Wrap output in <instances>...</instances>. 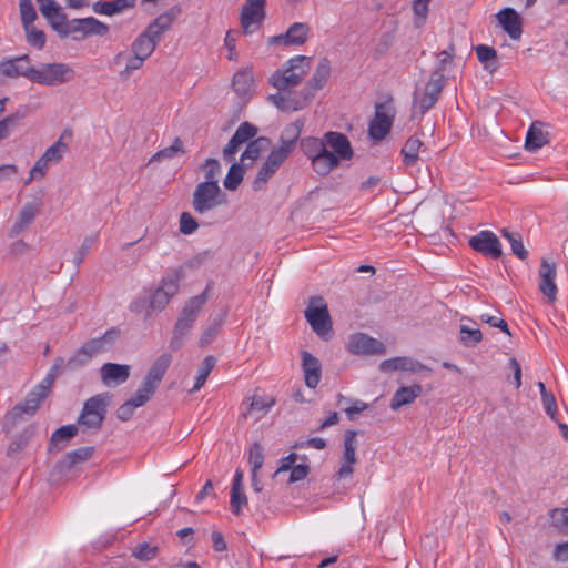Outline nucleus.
Masks as SVG:
<instances>
[{
	"label": "nucleus",
	"instance_id": "nucleus-1",
	"mask_svg": "<svg viewBox=\"0 0 568 568\" xmlns=\"http://www.w3.org/2000/svg\"><path fill=\"white\" fill-rule=\"evenodd\" d=\"M312 59L296 55L287 60L270 78V83L278 91H288L302 83L311 70Z\"/></svg>",
	"mask_w": 568,
	"mask_h": 568
},
{
	"label": "nucleus",
	"instance_id": "nucleus-2",
	"mask_svg": "<svg viewBox=\"0 0 568 568\" xmlns=\"http://www.w3.org/2000/svg\"><path fill=\"white\" fill-rule=\"evenodd\" d=\"M54 382V375L49 373L38 385L27 395L23 403L16 405L4 416V427H11L18 423L22 415H33L40 404L47 398Z\"/></svg>",
	"mask_w": 568,
	"mask_h": 568
},
{
	"label": "nucleus",
	"instance_id": "nucleus-3",
	"mask_svg": "<svg viewBox=\"0 0 568 568\" xmlns=\"http://www.w3.org/2000/svg\"><path fill=\"white\" fill-rule=\"evenodd\" d=\"M207 291L209 288H206L201 294L189 298L184 304L175 323L173 336L170 342V345L173 349H178L182 345L183 338L192 329L199 313L207 301Z\"/></svg>",
	"mask_w": 568,
	"mask_h": 568
},
{
	"label": "nucleus",
	"instance_id": "nucleus-4",
	"mask_svg": "<svg viewBox=\"0 0 568 568\" xmlns=\"http://www.w3.org/2000/svg\"><path fill=\"white\" fill-rule=\"evenodd\" d=\"M446 78L442 71H433L422 90H415L413 94L412 118L424 115L438 101L445 87Z\"/></svg>",
	"mask_w": 568,
	"mask_h": 568
},
{
	"label": "nucleus",
	"instance_id": "nucleus-5",
	"mask_svg": "<svg viewBox=\"0 0 568 568\" xmlns=\"http://www.w3.org/2000/svg\"><path fill=\"white\" fill-rule=\"evenodd\" d=\"M119 336L120 331L112 327L102 336L87 341L70 358L69 364L72 366H82L87 364L91 358L112 349Z\"/></svg>",
	"mask_w": 568,
	"mask_h": 568
},
{
	"label": "nucleus",
	"instance_id": "nucleus-6",
	"mask_svg": "<svg viewBox=\"0 0 568 568\" xmlns=\"http://www.w3.org/2000/svg\"><path fill=\"white\" fill-rule=\"evenodd\" d=\"M226 203V195L219 184L199 183L192 194V207L197 214H204Z\"/></svg>",
	"mask_w": 568,
	"mask_h": 568
},
{
	"label": "nucleus",
	"instance_id": "nucleus-7",
	"mask_svg": "<svg viewBox=\"0 0 568 568\" xmlns=\"http://www.w3.org/2000/svg\"><path fill=\"white\" fill-rule=\"evenodd\" d=\"M305 317L312 329L322 338L327 339L332 333V322L325 301L321 296L311 297L305 310Z\"/></svg>",
	"mask_w": 568,
	"mask_h": 568
},
{
	"label": "nucleus",
	"instance_id": "nucleus-8",
	"mask_svg": "<svg viewBox=\"0 0 568 568\" xmlns=\"http://www.w3.org/2000/svg\"><path fill=\"white\" fill-rule=\"evenodd\" d=\"M110 396L106 393L90 397L83 405L78 423L89 429H100L106 415Z\"/></svg>",
	"mask_w": 568,
	"mask_h": 568
},
{
	"label": "nucleus",
	"instance_id": "nucleus-9",
	"mask_svg": "<svg viewBox=\"0 0 568 568\" xmlns=\"http://www.w3.org/2000/svg\"><path fill=\"white\" fill-rule=\"evenodd\" d=\"M396 109L393 105V98L388 97L383 102L375 104V114L368 125V133L373 140H383L390 131Z\"/></svg>",
	"mask_w": 568,
	"mask_h": 568
},
{
	"label": "nucleus",
	"instance_id": "nucleus-10",
	"mask_svg": "<svg viewBox=\"0 0 568 568\" xmlns=\"http://www.w3.org/2000/svg\"><path fill=\"white\" fill-rule=\"evenodd\" d=\"M31 81L38 84L57 87L70 82L74 70L65 63H47L34 68Z\"/></svg>",
	"mask_w": 568,
	"mask_h": 568
},
{
	"label": "nucleus",
	"instance_id": "nucleus-11",
	"mask_svg": "<svg viewBox=\"0 0 568 568\" xmlns=\"http://www.w3.org/2000/svg\"><path fill=\"white\" fill-rule=\"evenodd\" d=\"M72 135L73 133L71 129H64L59 139L36 161L33 171L47 174L51 163H59L69 151L68 143L71 141Z\"/></svg>",
	"mask_w": 568,
	"mask_h": 568
},
{
	"label": "nucleus",
	"instance_id": "nucleus-12",
	"mask_svg": "<svg viewBox=\"0 0 568 568\" xmlns=\"http://www.w3.org/2000/svg\"><path fill=\"white\" fill-rule=\"evenodd\" d=\"M179 281L180 274L178 272L163 277L160 286L151 295L150 307L154 311H162L178 293Z\"/></svg>",
	"mask_w": 568,
	"mask_h": 568
},
{
	"label": "nucleus",
	"instance_id": "nucleus-13",
	"mask_svg": "<svg viewBox=\"0 0 568 568\" xmlns=\"http://www.w3.org/2000/svg\"><path fill=\"white\" fill-rule=\"evenodd\" d=\"M266 0H246L241 10V27L245 34L260 28L265 18Z\"/></svg>",
	"mask_w": 568,
	"mask_h": 568
},
{
	"label": "nucleus",
	"instance_id": "nucleus-14",
	"mask_svg": "<svg viewBox=\"0 0 568 568\" xmlns=\"http://www.w3.org/2000/svg\"><path fill=\"white\" fill-rule=\"evenodd\" d=\"M306 91L302 89L298 93L280 91L270 95V101L281 111H300L306 108L313 98L306 97Z\"/></svg>",
	"mask_w": 568,
	"mask_h": 568
},
{
	"label": "nucleus",
	"instance_id": "nucleus-15",
	"mask_svg": "<svg viewBox=\"0 0 568 568\" xmlns=\"http://www.w3.org/2000/svg\"><path fill=\"white\" fill-rule=\"evenodd\" d=\"M257 128L250 123L243 122L239 125L235 133L229 141V143L223 149V158L227 162H232L234 160V155L240 150V148L252 140L257 134Z\"/></svg>",
	"mask_w": 568,
	"mask_h": 568
},
{
	"label": "nucleus",
	"instance_id": "nucleus-16",
	"mask_svg": "<svg viewBox=\"0 0 568 568\" xmlns=\"http://www.w3.org/2000/svg\"><path fill=\"white\" fill-rule=\"evenodd\" d=\"M348 349L356 355H382L385 353L384 344L364 333H355L349 336Z\"/></svg>",
	"mask_w": 568,
	"mask_h": 568
},
{
	"label": "nucleus",
	"instance_id": "nucleus-17",
	"mask_svg": "<svg viewBox=\"0 0 568 568\" xmlns=\"http://www.w3.org/2000/svg\"><path fill=\"white\" fill-rule=\"evenodd\" d=\"M557 274V265L556 262L544 257L541 260L540 268H539V290L540 292L548 298L549 302H555L557 298V285L555 283Z\"/></svg>",
	"mask_w": 568,
	"mask_h": 568
},
{
	"label": "nucleus",
	"instance_id": "nucleus-18",
	"mask_svg": "<svg viewBox=\"0 0 568 568\" xmlns=\"http://www.w3.org/2000/svg\"><path fill=\"white\" fill-rule=\"evenodd\" d=\"M33 70L34 67L30 64L28 54L4 59L0 62V73L8 78L23 77L31 81Z\"/></svg>",
	"mask_w": 568,
	"mask_h": 568
},
{
	"label": "nucleus",
	"instance_id": "nucleus-19",
	"mask_svg": "<svg viewBox=\"0 0 568 568\" xmlns=\"http://www.w3.org/2000/svg\"><path fill=\"white\" fill-rule=\"evenodd\" d=\"M102 383L113 387L125 383L130 376V366L125 364L105 363L100 369Z\"/></svg>",
	"mask_w": 568,
	"mask_h": 568
},
{
	"label": "nucleus",
	"instance_id": "nucleus-20",
	"mask_svg": "<svg viewBox=\"0 0 568 568\" xmlns=\"http://www.w3.org/2000/svg\"><path fill=\"white\" fill-rule=\"evenodd\" d=\"M331 75V62L327 58L321 59L312 78L303 88L306 91L307 98H314L315 93L323 89L327 83Z\"/></svg>",
	"mask_w": 568,
	"mask_h": 568
},
{
	"label": "nucleus",
	"instance_id": "nucleus-21",
	"mask_svg": "<svg viewBox=\"0 0 568 568\" xmlns=\"http://www.w3.org/2000/svg\"><path fill=\"white\" fill-rule=\"evenodd\" d=\"M325 145H329L338 160H351L354 155L348 138L341 132L329 131L324 134Z\"/></svg>",
	"mask_w": 568,
	"mask_h": 568
},
{
	"label": "nucleus",
	"instance_id": "nucleus-22",
	"mask_svg": "<svg viewBox=\"0 0 568 568\" xmlns=\"http://www.w3.org/2000/svg\"><path fill=\"white\" fill-rule=\"evenodd\" d=\"M310 27L306 23L295 22L285 33L271 39V43H284L288 45H302L308 39Z\"/></svg>",
	"mask_w": 568,
	"mask_h": 568
},
{
	"label": "nucleus",
	"instance_id": "nucleus-23",
	"mask_svg": "<svg viewBox=\"0 0 568 568\" xmlns=\"http://www.w3.org/2000/svg\"><path fill=\"white\" fill-rule=\"evenodd\" d=\"M497 19L503 27L504 31L513 40H518L521 37V19L513 8H504L497 13Z\"/></svg>",
	"mask_w": 568,
	"mask_h": 568
},
{
	"label": "nucleus",
	"instance_id": "nucleus-24",
	"mask_svg": "<svg viewBox=\"0 0 568 568\" xmlns=\"http://www.w3.org/2000/svg\"><path fill=\"white\" fill-rule=\"evenodd\" d=\"M171 359L172 357L169 354L161 355L150 367L142 384L152 389L153 392H155L166 369L171 364Z\"/></svg>",
	"mask_w": 568,
	"mask_h": 568
},
{
	"label": "nucleus",
	"instance_id": "nucleus-25",
	"mask_svg": "<svg viewBox=\"0 0 568 568\" xmlns=\"http://www.w3.org/2000/svg\"><path fill=\"white\" fill-rule=\"evenodd\" d=\"M302 358L305 385L308 388H315L321 381L322 365L315 356L306 351L302 353Z\"/></svg>",
	"mask_w": 568,
	"mask_h": 568
},
{
	"label": "nucleus",
	"instance_id": "nucleus-26",
	"mask_svg": "<svg viewBox=\"0 0 568 568\" xmlns=\"http://www.w3.org/2000/svg\"><path fill=\"white\" fill-rule=\"evenodd\" d=\"M180 6H173L164 13L155 18L148 27L149 33L155 36V40H160L161 36L170 29L174 20L181 14Z\"/></svg>",
	"mask_w": 568,
	"mask_h": 568
},
{
	"label": "nucleus",
	"instance_id": "nucleus-27",
	"mask_svg": "<svg viewBox=\"0 0 568 568\" xmlns=\"http://www.w3.org/2000/svg\"><path fill=\"white\" fill-rule=\"evenodd\" d=\"M379 368L383 372L409 371L414 373L427 369L422 363L406 356L385 359L381 363Z\"/></svg>",
	"mask_w": 568,
	"mask_h": 568
},
{
	"label": "nucleus",
	"instance_id": "nucleus-28",
	"mask_svg": "<svg viewBox=\"0 0 568 568\" xmlns=\"http://www.w3.org/2000/svg\"><path fill=\"white\" fill-rule=\"evenodd\" d=\"M160 40H155L153 33H149L145 29L132 43L131 50L133 54L148 59L155 50Z\"/></svg>",
	"mask_w": 568,
	"mask_h": 568
},
{
	"label": "nucleus",
	"instance_id": "nucleus-29",
	"mask_svg": "<svg viewBox=\"0 0 568 568\" xmlns=\"http://www.w3.org/2000/svg\"><path fill=\"white\" fill-rule=\"evenodd\" d=\"M544 124L540 121H535L528 129L525 148L528 151H537L548 143V134L542 130Z\"/></svg>",
	"mask_w": 568,
	"mask_h": 568
},
{
	"label": "nucleus",
	"instance_id": "nucleus-30",
	"mask_svg": "<svg viewBox=\"0 0 568 568\" xmlns=\"http://www.w3.org/2000/svg\"><path fill=\"white\" fill-rule=\"evenodd\" d=\"M136 0H113L97 1L92 4V9L98 14L113 16L125 9L133 8Z\"/></svg>",
	"mask_w": 568,
	"mask_h": 568
},
{
	"label": "nucleus",
	"instance_id": "nucleus-31",
	"mask_svg": "<svg viewBox=\"0 0 568 568\" xmlns=\"http://www.w3.org/2000/svg\"><path fill=\"white\" fill-rule=\"evenodd\" d=\"M338 164V158L327 149L312 160L313 170L320 175L328 174Z\"/></svg>",
	"mask_w": 568,
	"mask_h": 568
},
{
	"label": "nucleus",
	"instance_id": "nucleus-32",
	"mask_svg": "<svg viewBox=\"0 0 568 568\" xmlns=\"http://www.w3.org/2000/svg\"><path fill=\"white\" fill-rule=\"evenodd\" d=\"M422 394V386L420 385H413L409 387H400L398 388L390 403L392 409H398L399 407L410 404L414 402L415 398H417Z\"/></svg>",
	"mask_w": 568,
	"mask_h": 568
},
{
	"label": "nucleus",
	"instance_id": "nucleus-33",
	"mask_svg": "<svg viewBox=\"0 0 568 568\" xmlns=\"http://www.w3.org/2000/svg\"><path fill=\"white\" fill-rule=\"evenodd\" d=\"M253 83L254 79L252 71L245 69L240 70L234 74L232 87L236 94L240 97H246L253 90Z\"/></svg>",
	"mask_w": 568,
	"mask_h": 568
},
{
	"label": "nucleus",
	"instance_id": "nucleus-34",
	"mask_svg": "<svg viewBox=\"0 0 568 568\" xmlns=\"http://www.w3.org/2000/svg\"><path fill=\"white\" fill-rule=\"evenodd\" d=\"M470 248H500V241L491 231H480L468 241Z\"/></svg>",
	"mask_w": 568,
	"mask_h": 568
},
{
	"label": "nucleus",
	"instance_id": "nucleus-35",
	"mask_svg": "<svg viewBox=\"0 0 568 568\" xmlns=\"http://www.w3.org/2000/svg\"><path fill=\"white\" fill-rule=\"evenodd\" d=\"M39 211V203H26L19 213L18 220L12 227V232L19 233L21 230L30 225L34 217L38 215Z\"/></svg>",
	"mask_w": 568,
	"mask_h": 568
},
{
	"label": "nucleus",
	"instance_id": "nucleus-36",
	"mask_svg": "<svg viewBox=\"0 0 568 568\" xmlns=\"http://www.w3.org/2000/svg\"><path fill=\"white\" fill-rule=\"evenodd\" d=\"M475 51L478 60L484 64L486 70L493 73L498 69L497 51L495 48L486 44H478L475 48Z\"/></svg>",
	"mask_w": 568,
	"mask_h": 568
},
{
	"label": "nucleus",
	"instance_id": "nucleus-37",
	"mask_svg": "<svg viewBox=\"0 0 568 568\" xmlns=\"http://www.w3.org/2000/svg\"><path fill=\"white\" fill-rule=\"evenodd\" d=\"M303 126L304 122L301 120H296L295 122L288 124L281 135V145L284 148H290V151L293 152L295 143L302 133Z\"/></svg>",
	"mask_w": 568,
	"mask_h": 568
},
{
	"label": "nucleus",
	"instance_id": "nucleus-38",
	"mask_svg": "<svg viewBox=\"0 0 568 568\" xmlns=\"http://www.w3.org/2000/svg\"><path fill=\"white\" fill-rule=\"evenodd\" d=\"M423 142L415 136H410L402 149L403 162L406 166H413L417 163L418 152Z\"/></svg>",
	"mask_w": 568,
	"mask_h": 568
},
{
	"label": "nucleus",
	"instance_id": "nucleus-39",
	"mask_svg": "<svg viewBox=\"0 0 568 568\" xmlns=\"http://www.w3.org/2000/svg\"><path fill=\"white\" fill-rule=\"evenodd\" d=\"M271 145V140L265 136H260L248 142L246 149L241 155V161L256 160L261 153Z\"/></svg>",
	"mask_w": 568,
	"mask_h": 568
},
{
	"label": "nucleus",
	"instance_id": "nucleus-40",
	"mask_svg": "<svg viewBox=\"0 0 568 568\" xmlns=\"http://www.w3.org/2000/svg\"><path fill=\"white\" fill-rule=\"evenodd\" d=\"M225 317H226V312H222L209 323V325L204 328V331L200 337L201 346H206L215 339L220 328L222 327V325L225 321Z\"/></svg>",
	"mask_w": 568,
	"mask_h": 568
},
{
	"label": "nucleus",
	"instance_id": "nucleus-41",
	"mask_svg": "<svg viewBox=\"0 0 568 568\" xmlns=\"http://www.w3.org/2000/svg\"><path fill=\"white\" fill-rule=\"evenodd\" d=\"M81 28H83L84 38L89 36H105L110 28L94 17L82 18Z\"/></svg>",
	"mask_w": 568,
	"mask_h": 568
},
{
	"label": "nucleus",
	"instance_id": "nucleus-42",
	"mask_svg": "<svg viewBox=\"0 0 568 568\" xmlns=\"http://www.w3.org/2000/svg\"><path fill=\"white\" fill-rule=\"evenodd\" d=\"M301 149L304 154L312 161L317 154H321L324 150H326L325 141L323 139L308 136L304 138L301 141Z\"/></svg>",
	"mask_w": 568,
	"mask_h": 568
},
{
	"label": "nucleus",
	"instance_id": "nucleus-43",
	"mask_svg": "<svg viewBox=\"0 0 568 568\" xmlns=\"http://www.w3.org/2000/svg\"><path fill=\"white\" fill-rule=\"evenodd\" d=\"M215 364H216V359L212 355H209L203 359L202 364L200 365V367L197 369L195 383H194V386L192 387L191 392H197L201 389V387L205 384L206 378L210 375L211 371L214 368Z\"/></svg>",
	"mask_w": 568,
	"mask_h": 568
},
{
	"label": "nucleus",
	"instance_id": "nucleus-44",
	"mask_svg": "<svg viewBox=\"0 0 568 568\" xmlns=\"http://www.w3.org/2000/svg\"><path fill=\"white\" fill-rule=\"evenodd\" d=\"M184 153L185 150L182 140L180 138H175L172 145L164 148L158 151L155 154H153L152 158L150 159V163L161 161L164 159H172L176 155H181Z\"/></svg>",
	"mask_w": 568,
	"mask_h": 568
},
{
	"label": "nucleus",
	"instance_id": "nucleus-45",
	"mask_svg": "<svg viewBox=\"0 0 568 568\" xmlns=\"http://www.w3.org/2000/svg\"><path fill=\"white\" fill-rule=\"evenodd\" d=\"M201 170L204 172V181L201 183L219 184L221 175V164L216 159L210 158L202 165Z\"/></svg>",
	"mask_w": 568,
	"mask_h": 568
},
{
	"label": "nucleus",
	"instance_id": "nucleus-46",
	"mask_svg": "<svg viewBox=\"0 0 568 568\" xmlns=\"http://www.w3.org/2000/svg\"><path fill=\"white\" fill-rule=\"evenodd\" d=\"M244 176V166L240 163H233L224 179V186L226 190L235 191Z\"/></svg>",
	"mask_w": 568,
	"mask_h": 568
},
{
	"label": "nucleus",
	"instance_id": "nucleus-47",
	"mask_svg": "<svg viewBox=\"0 0 568 568\" xmlns=\"http://www.w3.org/2000/svg\"><path fill=\"white\" fill-rule=\"evenodd\" d=\"M26 116V111H17L0 121V141L7 139L11 131Z\"/></svg>",
	"mask_w": 568,
	"mask_h": 568
},
{
	"label": "nucleus",
	"instance_id": "nucleus-48",
	"mask_svg": "<svg viewBox=\"0 0 568 568\" xmlns=\"http://www.w3.org/2000/svg\"><path fill=\"white\" fill-rule=\"evenodd\" d=\"M355 430H347L344 436L343 460L356 463V449L358 446Z\"/></svg>",
	"mask_w": 568,
	"mask_h": 568
},
{
	"label": "nucleus",
	"instance_id": "nucleus-49",
	"mask_svg": "<svg viewBox=\"0 0 568 568\" xmlns=\"http://www.w3.org/2000/svg\"><path fill=\"white\" fill-rule=\"evenodd\" d=\"M291 153L290 148L280 145L270 152L264 163L276 172Z\"/></svg>",
	"mask_w": 568,
	"mask_h": 568
},
{
	"label": "nucleus",
	"instance_id": "nucleus-50",
	"mask_svg": "<svg viewBox=\"0 0 568 568\" xmlns=\"http://www.w3.org/2000/svg\"><path fill=\"white\" fill-rule=\"evenodd\" d=\"M483 338V334L478 328H471L468 325H460L459 341L465 346H475Z\"/></svg>",
	"mask_w": 568,
	"mask_h": 568
},
{
	"label": "nucleus",
	"instance_id": "nucleus-51",
	"mask_svg": "<svg viewBox=\"0 0 568 568\" xmlns=\"http://www.w3.org/2000/svg\"><path fill=\"white\" fill-rule=\"evenodd\" d=\"M26 31L27 41L30 45L41 50L45 45V33L37 29L33 24L23 27Z\"/></svg>",
	"mask_w": 568,
	"mask_h": 568
},
{
	"label": "nucleus",
	"instance_id": "nucleus-52",
	"mask_svg": "<svg viewBox=\"0 0 568 568\" xmlns=\"http://www.w3.org/2000/svg\"><path fill=\"white\" fill-rule=\"evenodd\" d=\"M264 462L263 447L258 443H254L248 450V464L251 473H260Z\"/></svg>",
	"mask_w": 568,
	"mask_h": 568
},
{
	"label": "nucleus",
	"instance_id": "nucleus-53",
	"mask_svg": "<svg viewBox=\"0 0 568 568\" xmlns=\"http://www.w3.org/2000/svg\"><path fill=\"white\" fill-rule=\"evenodd\" d=\"M156 551H158L156 546H152L149 542H142V544L136 545L132 549V556L139 560L149 561L155 557Z\"/></svg>",
	"mask_w": 568,
	"mask_h": 568
},
{
	"label": "nucleus",
	"instance_id": "nucleus-54",
	"mask_svg": "<svg viewBox=\"0 0 568 568\" xmlns=\"http://www.w3.org/2000/svg\"><path fill=\"white\" fill-rule=\"evenodd\" d=\"M20 16L23 27L33 24L37 19V12L31 0H20Z\"/></svg>",
	"mask_w": 568,
	"mask_h": 568
},
{
	"label": "nucleus",
	"instance_id": "nucleus-55",
	"mask_svg": "<svg viewBox=\"0 0 568 568\" xmlns=\"http://www.w3.org/2000/svg\"><path fill=\"white\" fill-rule=\"evenodd\" d=\"M230 505L235 515L241 514L242 508L247 505V497L243 488L231 489Z\"/></svg>",
	"mask_w": 568,
	"mask_h": 568
},
{
	"label": "nucleus",
	"instance_id": "nucleus-56",
	"mask_svg": "<svg viewBox=\"0 0 568 568\" xmlns=\"http://www.w3.org/2000/svg\"><path fill=\"white\" fill-rule=\"evenodd\" d=\"M81 22H82V18L72 19V20L68 21L67 26L60 37L65 38L68 36H72L73 40L84 39L83 28H81V26H82Z\"/></svg>",
	"mask_w": 568,
	"mask_h": 568
},
{
	"label": "nucleus",
	"instance_id": "nucleus-57",
	"mask_svg": "<svg viewBox=\"0 0 568 568\" xmlns=\"http://www.w3.org/2000/svg\"><path fill=\"white\" fill-rule=\"evenodd\" d=\"M78 432L75 425H64L58 428L51 436V444H58L63 440H69Z\"/></svg>",
	"mask_w": 568,
	"mask_h": 568
},
{
	"label": "nucleus",
	"instance_id": "nucleus-58",
	"mask_svg": "<svg viewBox=\"0 0 568 568\" xmlns=\"http://www.w3.org/2000/svg\"><path fill=\"white\" fill-rule=\"evenodd\" d=\"M413 11L415 14V27L420 28L424 26L427 13H428V3L420 0H414L413 2Z\"/></svg>",
	"mask_w": 568,
	"mask_h": 568
},
{
	"label": "nucleus",
	"instance_id": "nucleus-59",
	"mask_svg": "<svg viewBox=\"0 0 568 568\" xmlns=\"http://www.w3.org/2000/svg\"><path fill=\"white\" fill-rule=\"evenodd\" d=\"M274 174L275 171L264 163L253 181V189L262 190Z\"/></svg>",
	"mask_w": 568,
	"mask_h": 568
},
{
	"label": "nucleus",
	"instance_id": "nucleus-60",
	"mask_svg": "<svg viewBox=\"0 0 568 568\" xmlns=\"http://www.w3.org/2000/svg\"><path fill=\"white\" fill-rule=\"evenodd\" d=\"M92 453V447H80L75 450L70 452L65 456V459L70 465H75L78 463L88 460L91 457Z\"/></svg>",
	"mask_w": 568,
	"mask_h": 568
},
{
	"label": "nucleus",
	"instance_id": "nucleus-61",
	"mask_svg": "<svg viewBox=\"0 0 568 568\" xmlns=\"http://www.w3.org/2000/svg\"><path fill=\"white\" fill-rule=\"evenodd\" d=\"M154 394L152 389L141 384L135 394L128 399L135 408L143 406Z\"/></svg>",
	"mask_w": 568,
	"mask_h": 568
},
{
	"label": "nucleus",
	"instance_id": "nucleus-62",
	"mask_svg": "<svg viewBox=\"0 0 568 568\" xmlns=\"http://www.w3.org/2000/svg\"><path fill=\"white\" fill-rule=\"evenodd\" d=\"M45 19L52 29L57 31L59 36H61L68 22L67 14L62 12L61 8L57 10L55 13L50 14V17H47Z\"/></svg>",
	"mask_w": 568,
	"mask_h": 568
},
{
	"label": "nucleus",
	"instance_id": "nucleus-63",
	"mask_svg": "<svg viewBox=\"0 0 568 568\" xmlns=\"http://www.w3.org/2000/svg\"><path fill=\"white\" fill-rule=\"evenodd\" d=\"M542 407L546 414L555 422H557V402L552 392L545 393L541 396Z\"/></svg>",
	"mask_w": 568,
	"mask_h": 568
},
{
	"label": "nucleus",
	"instance_id": "nucleus-64",
	"mask_svg": "<svg viewBox=\"0 0 568 568\" xmlns=\"http://www.w3.org/2000/svg\"><path fill=\"white\" fill-rule=\"evenodd\" d=\"M199 227L195 217L189 212H183L180 215V232L183 234H192Z\"/></svg>",
	"mask_w": 568,
	"mask_h": 568
}]
</instances>
